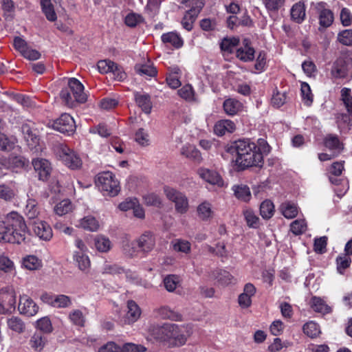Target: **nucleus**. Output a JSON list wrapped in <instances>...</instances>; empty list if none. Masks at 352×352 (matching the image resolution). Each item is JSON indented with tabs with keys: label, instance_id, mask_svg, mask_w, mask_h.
Returning a JSON list of instances; mask_svg holds the SVG:
<instances>
[{
	"label": "nucleus",
	"instance_id": "nucleus-1",
	"mask_svg": "<svg viewBox=\"0 0 352 352\" xmlns=\"http://www.w3.org/2000/svg\"><path fill=\"white\" fill-rule=\"evenodd\" d=\"M226 151L235 156V165L240 170L252 166L261 167L263 160L256 144L250 139H239L226 147Z\"/></svg>",
	"mask_w": 352,
	"mask_h": 352
},
{
	"label": "nucleus",
	"instance_id": "nucleus-2",
	"mask_svg": "<svg viewBox=\"0 0 352 352\" xmlns=\"http://www.w3.org/2000/svg\"><path fill=\"white\" fill-rule=\"evenodd\" d=\"M149 332L155 339L165 342L170 347L184 345L190 335V332L186 328L175 324L151 325Z\"/></svg>",
	"mask_w": 352,
	"mask_h": 352
},
{
	"label": "nucleus",
	"instance_id": "nucleus-3",
	"mask_svg": "<svg viewBox=\"0 0 352 352\" xmlns=\"http://www.w3.org/2000/svg\"><path fill=\"white\" fill-rule=\"evenodd\" d=\"M3 222L4 242L20 244L24 242L28 233V227L22 215L16 212L8 213Z\"/></svg>",
	"mask_w": 352,
	"mask_h": 352
},
{
	"label": "nucleus",
	"instance_id": "nucleus-4",
	"mask_svg": "<svg viewBox=\"0 0 352 352\" xmlns=\"http://www.w3.org/2000/svg\"><path fill=\"white\" fill-rule=\"evenodd\" d=\"M96 184L100 190L111 197L116 196L120 190L119 181L110 171L98 173L96 179Z\"/></svg>",
	"mask_w": 352,
	"mask_h": 352
},
{
	"label": "nucleus",
	"instance_id": "nucleus-5",
	"mask_svg": "<svg viewBox=\"0 0 352 352\" xmlns=\"http://www.w3.org/2000/svg\"><path fill=\"white\" fill-rule=\"evenodd\" d=\"M53 150L56 156L69 168L76 170L81 167V159L67 145L57 143L54 145Z\"/></svg>",
	"mask_w": 352,
	"mask_h": 352
},
{
	"label": "nucleus",
	"instance_id": "nucleus-6",
	"mask_svg": "<svg viewBox=\"0 0 352 352\" xmlns=\"http://www.w3.org/2000/svg\"><path fill=\"white\" fill-rule=\"evenodd\" d=\"M164 193L167 199L175 204V211L179 214H185L189 208L188 200L182 192L168 186L164 188Z\"/></svg>",
	"mask_w": 352,
	"mask_h": 352
},
{
	"label": "nucleus",
	"instance_id": "nucleus-7",
	"mask_svg": "<svg viewBox=\"0 0 352 352\" xmlns=\"http://www.w3.org/2000/svg\"><path fill=\"white\" fill-rule=\"evenodd\" d=\"M16 308V294L11 287L0 289V314L12 313Z\"/></svg>",
	"mask_w": 352,
	"mask_h": 352
},
{
	"label": "nucleus",
	"instance_id": "nucleus-8",
	"mask_svg": "<svg viewBox=\"0 0 352 352\" xmlns=\"http://www.w3.org/2000/svg\"><path fill=\"white\" fill-rule=\"evenodd\" d=\"M50 126L54 130L68 135L72 134L76 129L73 118L68 113H63L58 118L50 122Z\"/></svg>",
	"mask_w": 352,
	"mask_h": 352
},
{
	"label": "nucleus",
	"instance_id": "nucleus-9",
	"mask_svg": "<svg viewBox=\"0 0 352 352\" xmlns=\"http://www.w3.org/2000/svg\"><path fill=\"white\" fill-rule=\"evenodd\" d=\"M32 165L38 174L39 180L47 181L50 177L52 167L51 163L43 158H36L32 160Z\"/></svg>",
	"mask_w": 352,
	"mask_h": 352
},
{
	"label": "nucleus",
	"instance_id": "nucleus-10",
	"mask_svg": "<svg viewBox=\"0 0 352 352\" xmlns=\"http://www.w3.org/2000/svg\"><path fill=\"white\" fill-rule=\"evenodd\" d=\"M135 243L140 252L147 254L155 248V237L152 232L146 231L135 240Z\"/></svg>",
	"mask_w": 352,
	"mask_h": 352
},
{
	"label": "nucleus",
	"instance_id": "nucleus-11",
	"mask_svg": "<svg viewBox=\"0 0 352 352\" xmlns=\"http://www.w3.org/2000/svg\"><path fill=\"white\" fill-rule=\"evenodd\" d=\"M18 309L21 314L32 316L38 312V307L28 296L23 295L20 296Z\"/></svg>",
	"mask_w": 352,
	"mask_h": 352
},
{
	"label": "nucleus",
	"instance_id": "nucleus-12",
	"mask_svg": "<svg viewBox=\"0 0 352 352\" xmlns=\"http://www.w3.org/2000/svg\"><path fill=\"white\" fill-rule=\"evenodd\" d=\"M67 87L78 103H84L87 101V95L84 92V86L78 79L69 78Z\"/></svg>",
	"mask_w": 352,
	"mask_h": 352
},
{
	"label": "nucleus",
	"instance_id": "nucleus-13",
	"mask_svg": "<svg viewBox=\"0 0 352 352\" xmlns=\"http://www.w3.org/2000/svg\"><path fill=\"white\" fill-rule=\"evenodd\" d=\"M316 9L319 14V23L324 28L329 27L333 21V14L328 8L324 2H319L316 6Z\"/></svg>",
	"mask_w": 352,
	"mask_h": 352
},
{
	"label": "nucleus",
	"instance_id": "nucleus-14",
	"mask_svg": "<svg viewBox=\"0 0 352 352\" xmlns=\"http://www.w3.org/2000/svg\"><path fill=\"white\" fill-rule=\"evenodd\" d=\"M34 234L43 241H50L53 236L50 226L43 221H36L32 227Z\"/></svg>",
	"mask_w": 352,
	"mask_h": 352
},
{
	"label": "nucleus",
	"instance_id": "nucleus-15",
	"mask_svg": "<svg viewBox=\"0 0 352 352\" xmlns=\"http://www.w3.org/2000/svg\"><path fill=\"white\" fill-rule=\"evenodd\" d=\"M197 173L202 179L210 184L217 185L218 186H222L223 185V181L221 177L214 170L200 168L198 169Z\"/></svg>",
	"mask_w": 352,
	"mask_h": 352
},
{
	"label": "nucleus",
	"instance_id": "nucleus-16",
	"mask_svg": "<svg viewBox=\"0 0 352 352\" xmlns=\"http://www.w3.org/2000/svg\"><path fill=\"white\" fill-rule=\"evenodd\" d=\"M250 40L244 38L243 46L239 47L236 52V56L241 60L244 62L252 61L254 58V49L250 45Z\"/></svg>",
	"mask_w": 352,
	"mask_h": 352
},
{
	"label": "nucleus",
	"instance_id": "nucleus-17",
	"mask_svg": "<svg viewBox=\"0 0 352 352\" xmlns=\"http://www.w3.org/2000/svg\"><path fill=\"white\" fill-rule=\"evenodd\" d=\"M256 287L252 283H247L243 288V292L239 296L238 302L241 307L248 308L252 304V297L256 293Z\"/></svg>",
	"mask_w": 352,
	"mask_h": 352
},
{
	"label": "nucleus",
	"instance_id": "nucleus-18",
	"mask_svg": "<svg viewBox=\"0 0 352 352\" xmlns=\"http://www.w3.org/2000/svg\"><path fill=\"white\" fill-rule=\"evenodd\" d=\"M348 68L347 64L343 58H338L333 62L331 75L334 78H343L347 76Z\"/></svg>",
	"mask_w": 352,
	"mask_h": 352
},
{
	"label": "nucleus",
	"instance_id": "nucleus-19",
	"mask_svg": "<svg viewBox=\"0 0 352 352\" xmlns=\"http://www.w3.org/2000/svg\"><path fill=\"white\" fill-rule=\"evenodd\" d=\"M21 131L25 140L30 145L34 146L38 143L39 138L34 129V123H23L21 126Z\"/></svg>",
	"mask_w": 352,
	"mask_h": 352
},
{
	"label": "nucleus",
	"instance_id": "nucleus-20",
	"mask_svg": "<svg viewBox=\"0 0 352 352\" xmlns=\"http://www.w3.org/2000/svg\"><path fill=\"white\" fill-rule=\"evenodd\" d=\"M127 312L125 321L128 324L135 322L140 317L142 311L138 305L132 300L127 301Z\"/></svg>",
	"mask_w": 352,
	"mask_h": 352
},
{
	"label": "nucleus",
	"instance_id": "nucleus-21",
	"mask_svg": "<svg viewBox=\"0 0 352 352\" xmlns=\"http://www.w3.org/2000/svg\"><path fill=\"white\" fill-rule=\"evenodd\" d=\"M290 16L292 21L301 23L306 16V7L303 1L294 3L290 10Z\"/></svg>",
	"mask_w": 352,
	"mask_h": 352
},
{
	"label": "nucleus",
	"instance_id": "nucleus-22",
	"mask_svg": "<svg viewBox=\"0 0 352 352\" xmlns=\"http://www.w3.org/2000/svg\"><path fill=\"white\" fill-rule=\"evenodd\" d=\"M236 129L234 122L230 120H221L214 126V133L218 136H222L227 133H231Z\"/></svg>",
	"mask_w": 352,
	"mask_h": 352
},
{
	"label": "nucleus",
	"instance_id": "nucleus-23",
	"mask_svg": "<svg viewBox=\"0 0 352 352\" xmlns=\"http://www.w3.org/2000/svg\"><path fill=\"white\" fill-rule=\"evenodd\" d=\"M134 98L136 104L146 113H150L152 109L151 97L148 94L135 92Z\"/></svg>",
	"mask_w": 352,
	"mask_h": 352
},
{
	"label": "nucleus",
	"instance_id": "nucleus-24",
	"mask_svg": "<svg viewBox=\"0 0 352 352\" xmlns=\"http://www.w3.org/2000/svg\"><path fill=\"white\" fill-rule=\"evenodd\" d=\"M311 309L318 313L327 314L331 312V307L320 297L313 296L309 302Z\"/></svg>",
	"mask_w": 352,
	"mask_h": 352
},
{
	"label": "nucleus",
	"instance_id": "nucleus-25",
	"mask_svg": "<svg viewBox=\"0 0 352 352\" xmlns=\"http://www.w3.org/2000/svg\"><path fill=\"white\" fill-rule=\"evenodd\" d=\"M155 315L162 319H170L172 320H180L182 316L170 309L168 306H162L154 310Z\"/></svg>",
	"mask_w": 352,
	"mask_h": 352
},
{
	"label": "nucleus",
	"instance_id": "nucleus-26",
	"mask_svg": "<svg viewBox=\"0 0 352 352\" xmlns=\"http://www.w3.org/2000/svg\"><path fill=\"white\" fill-rule=\"evenodd\" d=\"M73 259L80 270L85 272L89 271L91 266V261L86 254L76 251L74 252Z\"/></svg>",
	"mask_w": 352,
	"mask_h": 352
},
{
	"label": "nucleus",
	"instance_id": "nucleus-27",
	"mask_svg": "<svg viewBox=\"0 0 352 352\" xmlns=\"http://www.w3.org/2000/svg\"><path fill=\"white\" fill-rule=\"evenodd\" d=\"M162 41L164 43L170 45L175 48H180L184 45L182 37L176 32H170L162 35Z\"/></svg>",
	"mask_w": 352,
	"mask_h": 352
},
{
	"label": "nucleus",
	"instance_id": "nucleus-28",
	"mask_svg": "<svg viewBox=\"0 0 352 352\" xmlns=\"http://www.w3.org/2000/svg\"><path fill=\"white\" fill-rule=\"evenodd\" d=\"M197 212L199 218L202 221L210 220L213 216L211 204L206 201L201 203L197 208Z\"/></svg>",
	"mask_w": 352,
	"mask_h": 352
},
{
	"label": "nucleus",
	"instance_id": "nucleus-29",
	"mask_svg": "<svg viewBox=\"0 0 352 352\" xmlns=\"http://www.w3.org/2000/svg\"><path fill=\"white\" fill-rule=\"evenodd\" d=\"M47 342V338L41 332H35L30 338L29 344L36 351H41Z\"/></svg>",
	"mask_w": 352,
	"mask_h": 352
},
{
	"label": "nucleus",
	"instance_id": "nucleus-30",
	"mask_svg": "<svg viewBox=\"0 0 352 352\" xmlns=\"http://www.w3.org/2000/svg\"><path fill=\"white\" fill-rule=\"evenodd\" d=\"M223 109L225 112L229 116H234L241 111L243 105L239 100L229 98L223 102Z\"/></svg>",
	"mask_w": 352,
	"mask_h": 352
},
{
	"label": "nucleus",
	"instance_id": "nucleus-31",
	"mask_svg": "<svg viewBox=\"0 0 352 352\" xmlns=\"http://www.w3.org/2000/svg\"><path fill=\"white\" fill-rule=\"evenodd\" d=\"M234 196L239 200L247 202L251 199V192L248 186L244 184L234 185L232 188Z\"/></svg>",
	"mask_w": 352,
	"mask_h": 352
},
{
	"label": "nucleus",
	"instance_id": "nucleus-32",
	"mask_svg": "<svg viewBox=\"0 0 352 352\" xmlns=\"http://www.w3.org/2000/svg\"><path fill=\"white\" fill-rule=\"evenodd\" d=\"M180 152L182 155L197 162H200L202 159L199 151L192 144L183 146Z\"/></svg>",
	"mask_w": 352,
	"mask_h": 352
},
{
	"label": "nucleus",
	"instance_id": "nucleus-33",
	"mask_svg": "<svg viewBox=\"0 0 352 352\" xmlns=\"http://www.w3.org/2000/svg\"><path fill=\"white\" fill-rule=\"evenodd\" d=\"M77 226L90 232H96L99 228V223L95 217L86 216L79 221Z\"/></svg>",
	"mask_w": 352,
	"mask_h": 352
},
{
	"label": "nucleus",
	"instance_id": "nucleus-34",
	"mask_svg": "<svg viewBox=\"0 0 352 352\" xmlns=\"http://www.w3.org/2000/svg\"><path fill=\"white\" fill-rule=\"evenodd\" d=\"M199 12V9H190L184 16L182 20V25L183 28L188 31H190L193 28V23Z\"/></svg>",
	"mask_w": 352,
	"mask_h": 352
},
{
	"label": "nucleus",
	"instance_id": "nucleus-35",
	"mask_svg": "<svg viewBox=\"0 0 352 352\" xmlns=\"http://www.w3.org/2000/svg\"><path fill=\"white\" fill-rule=\"evenodd\" d=\"M280 210L282 214L287 219H293L298 214L297 206L290 201H285L280 206Z\"/></svg>",
	"mask_w": 352,
	"mask_h": 352
},
{
	"label": "nucleus",
	"instance_id": "nucleus-36",
	"mask_svg": "<svg viewBox=\"0 0 352 352\" xmlns=\"http://www.w3.org/2000/svg\"><path fill=\"white\" fill-rule=\"evenodd\" d=\"M41 6L43 14L48 21H55L56 20L57 16L51 0H41Z\"/></svg>",
	"mask_w": 352,
	"mask_h": 352
},
{
	"label": "nucleus",
	"instance_id": "nucleus-37",
	"mask_svg": "<svg viewBox=\"0 0 352 352\" xmlns=\"http://www.w3.org/2000/svg\"><path fill=\"white\" fill-rule=\"evenodd\" d=\"M94 245L98 252H107L111 250L112 244L109 238L98 235L94 239Z\"/></svg>",
	"mask_w": 352,
	"mask_h": 352
},
{
	"label": "nucleus",
	"instance_id": "nucleus-38",
	"mask_svg": "<svg viewBox=\"0 0 352 352\" xmlns=\"http://www.w3.org/2000/svg\"><path fill=\"white\" fill-rule=\"evenodd\" d=\"M7 324L10 329L18 333H23L25 329L24 322L17 316L9 318L7 320Z\"/></svg>",
	"mask_w": 352,
	"mask_h": 352
},
{
	"label": "nucleus",
	"instance_id": "nucleus-39",
	"mask_svg": "<svg viewBox=\"0 0 352 352\" xmlns=\"http://www.w3.org/2000/svg\"><path fill=\"white\" fill-rule=\"evenodd\" d=\"M212 276L214 279L217 280L218 283L223 285H227L232 283L233 280V276L230 274V273L223 270L214 271L212 274Z\"/></svg>",
	"mask_w": 352,
	"mask_h": 352
},
{
	"label": "nucleus",
	"instance_id": "nucleus-40",
	"mask_svg": "<svg viewBox=\"0 0 352 352\" xmlns=\"http://www.w3.org/2000/svg\"><path fill=\"white\" fill-rule=\"evenodd\" d=\"M37 201L34 199H28L25 208V213L30 219L36 218L39 214Z\"/></svg>",
	"mask_w": 352,
	"mask_h": 352
},
{
	"label": "nucleus",
	"instance_id": "nucleus-41",
	"mask_svg": "<svg viewBox=\"0 0 352 352\" xmlns=\"http://www.w3.org/2000/svg\"><path fill=\"white\" fill-rule=\"evenodd\" d=\"M23 265L29 270H36L42 266V261L34 255H28L23 258Z\"/></svg>",
	"mask_w": 352,
	"mask_h": 352
},
{
	"label": "nucleus",
	"instance_id": "nucleus-42",
	"mask_svg": "<svg viewBox=\"0 0 352 352\" xmlns=\"http://www.w3.org/2000/svg\"><path fill=\"white\" fill-rule=\"evenodd\" d=\"M73 210V204L69 199H63L58 203L54 208V212L58 216L65 215Z\"/></svg>",
	"mask_w": 352,
	"mask_h": 352
},
{
	"label": "nucleus",
	"instance_id": "nucleus-43",
	"mask_svg": "<svg viewBox=\"0 0 352 352\" xmlns=\"http://www.w3.org/2000/svg\"><path fill=\"white\" fill-rule=\"evenodd\" d=\"M337 271L340 274H344L346 269L350 267L351 259L347 254H341L336 258Z\"/></svg>",
	"mask_w": 352,
	"mask_h": 352
},
{
	"label": "nucleus",
	"instance_id": "nucleus-44",
	"mask_svg": "<svg viewBox=\"0 0 352 352\" xmlns=\"http://www.w3.org/2000/svg\"><path fill=\"white\" fill-rule=\"evenodd\" d=\"M302 330L305 334L311 338L318 337L321 333L319 325L313 321L306 322Z\"/></svg>",
	"mask_w": 352,
	"mask_h": 352
},
{
	"label": "nucleus",
	"instance_id": "nucleus-45",
	"mask_svg": "<svg viewBox=\"0 0 352 352\" xmlns=\"http://www.w3.org/2000/svg\"><path fill=\"white\" fill-rule=\"evenodd\" d=\"M15 196L16 192L12 186L6 184L0 185V199L5 201H11Z\"/></svg>",
	"mask_w": 352,
	"mask_h": 352
},
{
	"label": "nucleus",
	"instance_id": "nucleus-46",
	"mask_svg": "<svg viewBox=\"0 0 352 352\" xmlns=\"http://www.w3.org/2000/svg\"><path fill=\"white\" fill-rule=\"evenodd\" d=\"M165 289L169 292H173L175 290L180 283V278L178 276L175 274L167 275L163 280Z\"/></svg>",
	"mask_w": 352,
	"mask_h": 352
},
{
	"label": "nucleus",
	"instance_id": "nucleus-47",
	"mask_svg": "<svg viewBox=\"0 0 352 352\" xmlns=\"http://www.w3.org/2000/svg\"><path fill=\"white\" fill-rule=\"evenodd\" d=\"M300 92L304 104L310 107L313 102V94L308 83H301Z\"/></svg>",
	"mask_w": 352,
	"mask_h": 352
},
{
	"label": "nucleus",
	"instance_id": "nucleus-48",
	"mask_svg": "<svg viewBox=\"0 0 352 352\" xmlns=\"http://www.w3.org/2000/svg\"><path fill=\"white\" fill-rule=\"evenodd\" d=\"M274 212V206L270 200H265L260 206V214L263 219H270Z\"/></svg>",
	"mask_w": 352,
	"mask_h": 352
},
{
	"label": "nucleus",
	"instance_id": "nucleus-49",
	"mask_svg": "<svg viewBox=\"0 0 352 352\" xmlns=\"http://www.w3.org/2000/svg\"><path fill=\"white\" fill-rule=\"evenodd\" d=\"M135 69L136 72L141 76L153 77L157 74V70L155 67L151 64L136 65Z\"/></svg>",
	"mask_w": 352,
	"mask_h": 352
},
{
	"label": "nucleus",
	"instance_id": "nucleus-50",
	"mask_svg": "<svg viewBox=\"0 0 352 352\" xmlns=\"http://www.w3.org/2000/svg\"><path fill=\"white\" fill-rule=\"evenodd\" d=\"M324 146L330 150L336 151L340 153L342 146L336 135H328L324 139Z\"/></svg>",
	"mask_w": 352,
	"mask_h": 352
},
{
	"label": "nucleus",
	"instance_id": "nucleus-51",
	"mask_svg": "<svg viewBox=\"0 0 352 352\" xmlns=\"http://www.w3.org/2000/svg\"><path fill=\"white\" fill-rule=\"evenodd\" d=\"M60 96L63 102L69 107H74L78 103L76 98L72 96V93L68 87L63 88L61 90Z\"/></svg>",
	"mask_w": 352,
	"mask_h": 352
},
{
	"label": "nucleus",
	"instance_id": "nucleus-52",
	"mask_svg": "<svg viewBox=\"0 0 352 352\" xmlns=\"http://www.w3.org/2000/svg\"><path fill=\"white\" fill-rule=\"evenodd\" d=\"M137 243L135 241H124L122 242V252L123 253L129 257H135L138 255V250L137 249Z\"/></svg>",
	"mask_w": 352,
	"mask_h": 352
},
{
	"label": "nucleus",
	"instance_id": "nucleus-53",
	"mask_svg": "<svg viewBox=\"0 0 352 352\" xmlns=\"http://www.w3.org/2000/svg\"><path fill=\"white\" fill-rule=\"evenodd\" d=\"M173 248L176 252L188 254L191 250V245L188 241L177 239L173 241Z\"/></svg>",
	"mask_w": 352,
	"mask_h": 352
},
{
	"label": "nucleus",
	"instance_id": "nucleus-54",
	"mask_svg": "<svg viewBox=\"0 0 352 352\" xmlns=\"http://www.w3.org/2000/svg\"><path fill=\"white\" fill-rule=\"evenodd\" d=\"M341 100L343 102L347 112L352 115V96L349 88L344 87L341 89Z\"/></svg>",
	"mask_w": 352,
	"mask_h": 352
},
{
	"label": "nucleus",
	"instance_id": "nucleus-55",
	"mask_svg": "<svg viewBox=\"0 0 352 352\" xmlns=\"http://www.w3.org/2000/svg\"><path fill=\"white\" fill-rule=\"evenodd\" d=\"M243 215L248 226L250 228H256L259 225V218L251 209H245Z\"/></svg>",
	"mask_w": 352,
	"mask_h": 352
},
{
	"label": "nucleus",
	"instance_id": "nucleus-56",
	"mask_svg": "<svg viewBox=\"0 0 352 352\" xmlns=\"http://www.w3.org/2000/svg\"><path fill=\"white\" fill-rule=\"evenodd\" d=\"M36 327L43 333H50L52 331L53 327L50 319L45 316L36 321Z\"/></svg>",
	"mask_w": 352,
	"mask_h": 352
},
{
	"label": "nucleus",
	"instance_id": "nucleus-57",
	"mask_svg": "<svg viewBox=\"0 0 352 352\" xmlns=\"http://www.w3.org/2000/svg\"><path fill=\"white\" fill-rule=\"evenodd\" d=\"M70 321L75 325L83 327L85 325V318L82 312L79 309L72 311L69 314Z\"/></svg>",
	"mask_w": 352,
	"mask_h": 352
},
{
	"label": "nucleus",
	"instance_id": "nucleus-58",
	"mask_svg": "<svg viewBox=\"0 0 352 352\" xmlns=\"http://www.w3.org/2000/svg\"><path fill=\"white\" fill-rule=\"evenodd\" d=\"M268 12H276L285 3V0H262Z\"/></svg>",
	"mask_w": 352,
	"mask_h": 352
},
{
	"label": "nucleus",
	"instance_id": "nucleus-59",
	"mask_svg": "<svg viewBox=\"0 0 352 352\" xmlns=\"http://www.w3.org/2000/svg\"><path fill=\"white\" fill-rule=\"evenodd\" d=\"M13 100L26 108H32L35 107L34 101L29 96L23 94H14Z\"/></svg>",
	"mask_w": 352,
	"mask_h": 352
},
{
	"label": "nucleus",
	"instance_id": "nucleus-60",
	"mask_svg": "<svg viewBox=\"0 0 352 352\" xmlns=\"http://www.w3.org/2000/svg\"><path fill=\"white\" fill-rule=\"evenodd\" d=\"M306 229L307 224L304 219L295 220L290 225V230L295 235L302 234Z\"/></svg>",
	"mask_w": 352,
	"mask_h": 352
},
{
	"label": "nucleus",
	"instance_id": "nucleus-61",
	"mask_svg": "<svg viewBox=\"0 0 352 352\" xmlns=\"http://www.w3.org/2000/svg\"><path fill=\"white\" fill-rule=\"evenodd\" d=\"M179 96L188 101H192L195 99V93L190 85H186L178 90Z\"/></svg>",
	"mask_w": 352,
	"mask_h": 352
},
{
	"label": "nucleus",
	"instance_id": "nucleus-62",
	"mask_svg": "<svg viewBox=\"0 0 352 352\" xmlns=\"http://www.w3.org/2000/svg\"><path fill=\"white\" fill-rule=\"evenodd\" d=\"M71 305L72 300L69 296L64 294L56 295L54 298V307L67 308L69 307Z\"/></svg>",
	"mask_w": 352,
	"mask_h": 352
},
{
	"label": "nucleus",
	"instance_id": "nucleus-63",
	"mask_svg": "<svg viewBox=\"0 0 352 352\" xmlns=\"http://www.w3.org/2000/svg\"><path fill=\"white\" fill-rule=\"evenodd\" d=\"M98 71L102 74L111 73L116 68V64L110 60H102L98 63Z\"/></svg>",
	"mask_w": 352,
	"mask_h": 352
},
{
	"label": "nucleus",
	"instance_id": "nucleus-64",
	"mask_svg": "<svg viewBox=\"0 0 352 352\" xmlns=\"http://www.w3.org/2000/svg\"><path fill=\"white\" fill-rule=\"evenodd\" d=\"M338 41L342 45H352V30H345L340 32L338 35Z\"/></svg>",
	"mask_w": 352,
	"mask_h": 352
}]
</instances>
